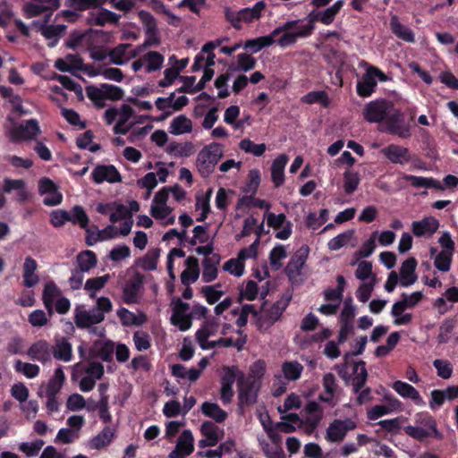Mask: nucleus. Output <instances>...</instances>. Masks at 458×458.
Segmentation results:
<instances>
[{
    "instance_id": "f257e3e1",
    "label": "nucleus",
    "mask_w": 458,
    "mask_h": 458,
    "mask_svg": "<svg viewBox=\"0 0 458 458\" xmlns=\"http://www.w3.org/2000/svg\"><path fill=\"white\" fill-rule=\"evenodd\" d=\"M415 425H408L403 430L406 435L411 438L423 442L425 439L432 437L437 440H442L444 435L437 428L436 419L428 411L418 412L414 416Z\"/></svg>"
},
{
    "instance_id": "f03ea898",
    "label": "nucleus",
    "mask_w": 458,
    "mask_h": 458,
    "mask_svg": "<svg viewBox=\"0 0 458 458\" xmlns=\"http://www.w3.org/2000/svg\"><path fill=\"white\" fill-rule=\"evenodd\" d=\"M223 145L212 142L205 146L198 154L196 165L203 178H208L215 170L218 161L223 157Z\"/></svg>"
},
{
    "instance_id": "7ed1b4c3",
    "label": "nucleus",
    "mask_w": 458,
    "mask_h": 458,
    "mask_svg": "<svg viewBox=\"0 0 458 458\" xmlns=\"http://www.w3.org/2000/svg\"><path fill=\"white\" fill-rule=\"evenodd\" d=\"M381 131L401 139H409L411 136V126L410 121H406L404 113L394 106L381 124Z\"/></svg>"
},
{
    "instance_id": "20e7f679",
    "label": "nucleus",
    "mask_w": 458,
    "mask_h": 458,
    "mask_svg": "<svg viewBox=\"0 0 458 458\" xmlns=\"http://www.w3.org/2000/svg\"><path fill=\"white\" fill-rule=\"evenodd\" d=\"M264 1L257 2L252 8H242L240 11H233L230 8L225 10V19L235 30L242 29V22L250 23L259 19L261 12L265 9Z\"/></svg>"
},
{
    "instance_id": "39448f33",
    "label": "nucleus",
    "mask_w": 458,
    "mask_h": 458,
    "mask_svg": "<svg viewBox=\"0 0 458 458\" xmlns=\"http://www.w3.org/2000/svg\"><path fill=\"white\" fill-rule=\"evenodd\" d=\"M394 106L392 101L384 98L370 101L363 109V117L369 123H381L382 124Z\"/></svg>"
},
{
    "instance_id": "423d86ee",
    "label": "nucleus",
    "mask_w": 458,
    "mask_h": 458,
    "mask_svg": "<svg viewBox=\"0 0 458 458\" xmlns=\"http://www.w3.org/2000/svg\"><path fill=\"white\" fill-rule=\"evenodd\" d=\"M356 428V423L351 420H334L327 428L326 439L331 443H338L344 439L350 430Z\"/></svg>"
},
{
    "instance_id": "0eeeda50",
    "label": "nucleus",
    "mask_w": 458,
    "mask_h": 458,
    "mask_svg": "<svg viewBox=\"0 0 458 458\" xmlns=\"http://www.w3.org/2000/svg\"><path fill=\"white\" fill-rule=\"evenodd\" d=\"M41 132L38 123L36 119H30L24 124L13 127L10 131L11 140L19 142L21 140L36 139Z\"/></svg>"
},
{
    "instance_id": "6e6552de",
    "label": "nucleus",
    "mask_w": 458,
    "mask_h": 458,
    "mask_svg": "<svg viewBox=\"0 0 458 458\" xmlns=\"http://www.w3.org/2000/svg\"><path fill=\"white\" fill-rule=\"evenodd\" d=\"M309 252V247L307 245H303L293 253L284 268V272L290 280H293L301 275V271L307 261Z\"/></svg>"
},
{
    "instance_id": "1a4fd4ad",
    "label": "nucleus",
    "mask_w": 458,
    "mask_h": 458,
    "mask_svg": "<svg viewBox=\"0 0 458 458\" xmlns=\"http://www.w3.org/2000/svg\"><path fill=\"white\" fill-rule=\"evenodd\" d=\"M381 154L392 164L404 165L411 161L409 148L396 144H389L380 150Z\"/></svg>"
},
{
    "instance_id": "9d476101",
    "label": "nucleus",
    "mask_w": 458,
    "mask_h": 458,
    "mask_svg": "<svg viewBox=\"0 0 458 458\" xmlns=\"http://www.w3.org/2000/svg\"><path fill=\"white\" fill-rule=\"evenodd\" d=\"M91 178L97 184L104 182L109 183L120 182L122 176L116 167L113 165H98L91 173Z\"/></svg>"
},
{
    "instance_id": "9b49d317",
    "label": "nucleus",
    "mask_w": 458,
    "mask_h": 458,
    "mask_svg": "<svg viewBox=\"0 0 458 458\" xmlns=\"http://www.w3.org/2000/svg\"><path fill=\"white\" fill-rule=\"evenodd\" d=\"M194 451V438L190 429H184L178 437L175 448L169 454V458H186Z\"/></svg>"
},
{
    "instance_id": "f8f14e48",
    "label": "nucleus",
    "mask_w": 458,
    "mask_h": 458,
    "mask_svg": "<svg viewBox=\"0 0 458 458\" xmlns=\"http://www.w3.org/2000/svg\"><path fill=\"white\" fill-rule=\"evenodd\" d=\"M60 6V0H41L36 3H28L24 5V11L28 17H35L44 13L47 14L46 22L52 15V13Z\"/></svg>"
},
{
    "instance_id": "ddd939ff",
    "label": "nucleus",
    "mask_w": 458,
    "mask_h": 458,
    "mask_svg": "<svg viewBox=\"0 0 458 458\" xmlns=\"http://www.w3.org/2000/svg\"><path fill=\"white\" fill-rule=\"evenodd\" d=\"M105 319V315L98 310H78L74 313V323L78 328H89L92 325L98 324Z\"/></svg>"
},
{
    "instance_id": "4468645a",
    "label": "nucleus",
    "mask_w": 458,
    "mask_h": 458,
    "mask_svg": "<svg viewBox=\"0 0 458 458\" xmlns=\"http://www.w3.org/2000/svg\"><path fill=\"white\" fill-rule=\"evenodd\" d=\"M27 355L31 360L45 364L51 360L52 345L47 340H38L28 349Z\"/></svg>"
},
{
    "instance_id": "2eb2a0df",
    "label": "nucleus",
    "mask_w": 458,
    "mask_h": 458,
    "mask_svg": "<svg viewBox=\"0 0 458 458\" xmlns=\"http://www.w3.org/2000/svg\"><path fill=\"white\" fill-rule=\"evenodd\" d=\"M438 227L439 222L433 216L413 221L411 224V231L416 237L431 236L437 231Z\"/></svg>"
},
{
    "instance_id": "dca6fc26",
    "label": "nucleus",
    "mask_w": 458,
    "mask_h": 458,
    "mask_svg": "<svg viewBox=\"0 0 458 458\" xmlns=\"http://www.w3.org/2000/svg\"><path fill=\"white\" fill-rule=\"evenodd\" d=\"M259 386L255 380H247L239 384V403L250 406L257 402Z\"/></svg>"
},
{
    "instance_id": "f3484780",
    "label": "nucleus",
    "mask_w": 458,
    "mask_h": 458,
    "mask_svg": "<svg viewBox=\"0 0 458 458\" xmlns=\"http://www.w3.org/2000/svg\"><path fill=\"white\" fill-rule=\"evenodd\" d=\"M114 350V344L112 341L97 340L89 349V356L91 358H99L106 362H110L113 360Z\"/></svg>"
},
{
    "instance_id": "a211bd4d",
    "label": "nucleus",
    "mask_w": 458,
    "mask_h": 458,
    "mask_svg": "<svg viewBox=\"0 0 458 458\" xmlns=\"http://www.w3.org/2000/svg\"><path fill=\"white\" fill-rule=\"evenodd\" d=\"M62 296V291L57 284L50 280L47 281L42 292V301L49 315L54 312L55 301Z\"/></svg>"
},
{
    "instance_id": "6ab92c4d",
    "label": "nucleus",
    "mask_w": 458,
    "mask_h": 458,
    "mask_svg": "<svg viewBox=\"0 0 458 458\" xmlns=\"http://www.w3.org/2000/svg\"><path fill=\"white\" fill-rule=\"evenodd\" d=\"M210 333L205 329H198L196 332V340L203 350H209L216 347H233V338H219L216 341H208Z\"/></svg>"
},
{
    "instance_id": "aec40b11",
    "label": "nucleus",
    "mask_w": 458,
    "mask_h": 458,
    "mask_svg": "<svg viewBox=\"0 0 458 458\" xmlns=\"http://www.w3.org/2000/svg\"><path fill=\"white\" fill-rule=\"evenodd\" d=\"M392 387L403 398L411 399L417 405L425 404L419 391L411 385L401 380H396L393 383Z\"/></svg>"
},
{
    "instance_id": "412c9836",
    "label": "nucleus",
    "mask_w": 458,
    "mask_h": 458,
    "mask_svg": "<svg viewBox=\"0 0 458 458\" xmlns=\"http://www.w3.org/2000/svg\"><path fill=\"white\" fill-rule=\"evenodd\" d=\"M417 267V260L415 258L411 257L404 260L400 268V284L403 287H408L417 281L415 269Z\"/></svg>"
},
{
    "instance_id": "4be33fe9",
    "label": "nucleus",
    "mask_w": 458,
    "mask_h": 458,
    "mask_svg": "<svg viewBox=\"0 0 458 458\" xmlns=\"http://www.w3.org/2000/svg\"><path fill=\"white\" fill-rule=\"evenodd\" d=\"M37 269V261L30 256L26 257L22 266V277L24 286L31 288L38 284L39 282V276L36 274Z\"/></svg>"
},
{
    "instance_id": "5701e85b",
    "label": "nucleus",
    "mask_w": 458,
    "mask_h": 458,
    "mask_svg": "<svg viewBox=\"0 0 458 458\" xmlns=\"http://www.w3.org/2000/svg\"><path fill=\"white\" fill-rule=\"evenodd\" d=\"M121 16L114 12L106 8L100 7L97 13H93L88 18V23L94 26H105L106 23L116 24L118 23Z\"/></svg>"
},
{
    "instance_id": "b1692460",
    "label": "nucleus",
    "mask_w": 458,
    "mask_h": 458,
    "mask_svg": "<svg viewBox=\"0 0 458 458\" xmlns=\"http://www.w3.org/2000/svg\"><path fill=\"white\" fill-rule=\"evenodd\" d=\"M186 268L181 274V282L183 285H190L198 280L199 276V260L190 256L185 260Z\"/></svg>"
},
{
    "instance_id": "393cba45",
    "label": "nucleus",
    "mask_w": 458,
    "mask_h": 458,
    "mask_svg": "<svg viewBox=\"0 0 458 458\" xmlns=\"http://www.w3.org/2000/svg\"><path fill=\"white\" fill-rule=\"evenodd\" d=\"M390 29L392 33L398 38L408 42H415V35L411 29L400 22L398 16L394 15L390 19Z\"/></svg>"
},
{
    "instance_id": "a878e982",
    "label": "nucleus",
    "mask_w": 458,
    "mask_h": 458,
    "mask_svg": "<svg viewBox=\"0 0 458 458\" xmlns=\"http://www.w3.org/2000/svg\"><path fill=\"white\" fill-rule=\"evenodd\" d=\"M288 303L289 300H279L273 303L269 309L263 310V316L261 318L263 322L267 326H272L274 323L278 321L288 306Z\"/></svg>"
},
{
    "instance_id": "bb28decb",
    "label": "nucleus",
    "mask_w": 458,
    "mask_h": 458,
    "mask_svg": "<svg viewBox=\"0 0 458 458\" xmlns=\"http://www.w3.org/2000/svg\"><path fill=\"white\" fill-rule=\"evenodd\" d=\"M115 437V430L110 426H106L97 436L93 437L89 446L91 449L100 450L109 445Z\"/></svg>"
},
{
    "instance_id": "cd10ccee",
    "label": "nucleus",
    "mask_w": 458,
    "mask_h": 458,
    "mask_svg": "<svg viewBox=\"0 0 458 458\" xmlns=\"http://www.w3.org/2000/svg\"><path fill=\"white\" fill-rule=\"evenodd\" d=\"M143 283V276L137 273L133 280L127 284L123 290V301L126 304H134L138 302V292Z\"/></svg>"
},
{
    "instance_id": "c85d7f7f",
    "label": "nucleus",
    "mask_w": 458,
    "mask_h": 458,
    "mask_svg": "<svg viewBox=\"0 0 458 458\" xmlns=\"http://www.w3.org/2000/svg\"><path fill=\"white\" fill-rule=\"evenodd\" d=\"M52 354L58 360L70 361L72 358V348L68 339L65 337L55 339V346H52Z\"/></svg>"
},
{
    "instance_id": "c756f323",
    "label": "nucleus",
    "mask_w": 458,
    "mask_h": 458,
    "mask_svg": "<svg viewBox=\"0 0 458 458\" xmlns=\"http://www.w3.org/2000/svg\"><path fill=\"white\" fill-rule=\"evenodd\" d=\"M288 162L286 155H280L272 163L271 178L276 188L280 187L284 182V167Z\"/></svg>"
},
{
    "instance_id": "7c9ffc66",
    "label": "nucleus",
    "mask_w": 458,
    "mask_h": 458,
    "mask_svg": "<svg viewBox=\"0 0 458 458\" xmlns=\"http://www.w3.org/2000/svg\"><path fill=\"white\" fill-rule=\"evenodd\" d=\"M220 259L221 257L217 253L203 259L202 280L205 283H210L216 278L217 266L219 265Z\"/></svg>"
},
{
    "instance_id": "2f4dec72",
    "label": "nucleus",
    "mask_w": 458,
    "mask_h": 458,
    "mask_svg": "<svg viewBox=\"0 0 458 458\" xmlns=\"http://www.w3.org/2000/svg\"><path fill=\"white\" fill-rule=\"evenodd\" d=\"M352 390L354 393L360 392L368 380V371L366 362L360 360L353 364Z\"/></svg>"
},
{
    "instance_id": "473e14b6",
    "label": "nucleus",
    "mask_w": 458,
    "mask_h": 458,
    "mask_svg": "<svg viewBox=\"0 0 458 458\" xmlns=\"http://www.w3.org/2000/svg\"><path fill=\"white\" fill-rule=\"evenodd\" d=\"M377 81L372 76L369 69L363 74L361 80L357 82V94L361 98L370 97L376 89Z\"/></svg>"
},
{
    "instance_id": "72a5a7b5",
    "label": "nucleus",
    "mask_w": 458,
    "mask_h": 458,
    "mask_svg": "<svg viewBox=\"0 0 458 458\" xmlns=\"http://www.w3.org/2000/svg\"><path fill=\"white\" fill-rule=\"evenodd\" d=\"M304 410L309 414L305 423L311 430H314L323 418V409L317 402L310 401L306 404Z\"/></svg>"
},
{
    "instance_id": "f704fd0d",
    "label": "nucleus",
    "mask_w": 458,
    "mask_h": 458,
    "mask_svg": "<svg viewBox=\"0 0 458 458\" xmlns=\"http://www.w3.org/2000/svg\"><path fill=\"white\" fill-rule=\"evenodd\" d=\"M201 411L205 416L213 419L216 423H222L227 418V412L215 403H203L201 405Z\"/></svg>"
},
{
    "instance_id": "c9c22d12",
    "label": "nucleus",
    "mask_w": 458,
    "mask_h": 458,
    "mask_svg": "<svg viewBox=\"0 0 458 458\" xmlns=\"http://www.w3.org/2000/svg\"><path fill=\"white\" fill-rule=\"evenodd\" d=\"M403 178L409 182L413 187L416 188H427V189H439L443 190L444 188L441 186L438 181L433 178H426L422 176H416L411 174H403Z\"/></svg>"
},
{
    "instance_id": "e433bc0d",
    "label": "nucleus",
    "mask_w": 458,
    "mask_h": 458,
    "mask_svg": "<svg viewBox=\"0 0 458 458\" xmlns=\"http://www.w3.org/2000/svg\"><path fill=\"white\" fill-rule=\"evenodd\" d=\"M192 130V123L185 115L181 114L173 119L170 123L169 132L174 135L189 133Z\"/></svg>"
},
{
    "instance_id": "4c0bfd02",
    "label": "nucleus",
    "mask_w": 458,
    "mask_h": 458,
    "mask_svg": "<svg viewBox=\"0 0 458 458\" xmlns=\"http://www.w3.org/2000/svg\"><path fill=\"white\" fill-rule=\"evenodd\" d=\"M78 269L89 272L97 266L98 259L94 251L87 250L80 252L77 257Z\"/></svg>"
},
{
    "instance_id": "58836bf2",
    "label": "nucleus",
    "mask_w": 458,
    "mask_h": 458,
    "mask_svg": "<svg viewBox=\"0 0 458 458\" xmlns=\"http://www.w3.org/2000/svg\"><path fill=\"white\" fill-rule=\"evenodd\" d=\"M274 43H276V39L270 33L267 36L246 40L244 43V48L251 50L252 53H258L261 49L272 46Z\"/></svg>"
},
{
    "instance_id": "ea45409f",
    "label": "nucleus",
    "mask_w": 458,
    "mask_h": 458,
    "mask_svg": "<svg viewBox=\"0 0 458 458\" xmlns=\"http://www.w3.org/2000/svg\"><path fill=\"white\" fill-rule=\"evenodd\" d=\"M301 101L308 105L318 103L325 108L328 107L330 105V99L325 90L310 91L302 96Z\"/></svg>"
},
{
    "instance_id": "a19ab883",
    "label": "nucleus",
    "mask_w": 458,
    "mask_h": 458,
    "mask_svg": "<svg viewBox=\"0 0 458 458\" xmlns=\"http://www.w3.org/2000/svg\"><path fill=\"white\" fill-rule=\"evenodd\" d=\"M309 31L302 30L300 27L293 32H283L282 36L276 40L277 45L285 48L287 47L293 46L297 42L299 38H308L307 34Z\"/></svg>"
},
{
    "instance_id": "79ce46f5",
    "label": "nucleus",
    "mask_w": 458,
    "mask_h": 458,
    "mask_svg": "<svg viewBox=\"0 0 458 458\" xmlns=\"http://www.w3.org/2000/svg\"><path fill=\"white\" fill-rule=\"evenodd\" d=\"M200 432L216 445L224 435V431L220 430L217 426L209 420L204 421L201 424Z\"/></svg>"
},
{
    "instance_id": "37998d69",
    "label": "nucleus",
    "mask_w": 458,
    "mask_h": 458,
    "mask_svg": "<svg viewBox=\"0 0 458 458\" xmlns=\"http://www.w3.org/2000/svg\"><path fill=\"white\" fill-rule=\"evenodd\" d=\"M303 370V366L296 361H285L282 365V372L284 377L288 380H297L301 377V375Z\"/></svg>"
},
{
    "instance_id": "c03bdc74",
    "label": "nucleus",
    "mask_w": 458,
    "mask_h": 458,
    "mask_svg": "<svg viewBox=\"0 0 458 458\" xmlns=\"http://www.w3.org/2000/svg\"><path fill=\"white\" fill-rule=\"evenodd\" d=\"M456 326V320L454 318L445 319L439 327V334L437 335V341L439 344H447L451 339V334L453 333Z\"/></svg>"
},
{
    "instance_id": "a18cd8bd",
    "label": "nucleus",
    "mask_w": 458,
    "mask_h": 458,
    "mask_svg": "<svg viewBox=\"0 0 458 458\" xmlns=\"http://www.w3.org/2000/svg\"><path fill=\"white\" fill-rule=\"evenodd\" d=\"M259 184L260 172L258 169H252L248 174L247 182L245 185L242 187V191L244 193H250L255 196L259 187Z\"/></svg>"
},
{
    "instance_id": "49530a36",
    "label": "nucleus",
    "mask_w": 458,
    "mask_h": 458,
    "mask_svg": "<svg viewBox=\"0 0 458 458\" xmlns=\"http://www.w3.org/2000/svg\"><path fill=\"white\" fill-rule=\"evenodd\" d=\"M159 256V249H152L148 250V253L140 260V267L146 271L156 270Z\"/></svg>"
},
{
    "instance_id": "de8ad7c7",
    "label": "nucleus",
    "mask_w": 458,
    "mask_h": 458,
    "mask_svg": "<svg viewBox=\"0 0 458 458\" xmlns=\"http://www.w3.org/2000/svg\"><path fill=\"white\" fill-rule=\"evenodd\" d=\"M70 222L73 225H79L83 229L89 226V216L81 206H74L70 212Z\"/></svg>"
},
{
    "instance_id": "09e8293b",
    "label": "nucleus",
    "mask_w": 458,
    "mask_h": 458,
    "mask_svg": "<svg viewBox=\"0 0 458 458\" xmlns=\"http://www.w3.org/2000/svg\"><path fill=\"white\" fill-rule=\"evenodd\" d=\"M193 145L191 142L178 143L173 141L166 148L168 154H174L176 157H189L191 155Z\"/></svg>"
},
{
    "instance_id": "8fccbe9b",
    "label": "nucleus",
    "mask_w": 458,
    "mask_h": 458,
    "mask_svg": "<svg viewBox=\"0 0 458 458\" xmlns=\"http://www.w3.org/2000/svg\"><path fill=\"white\" fill-rule=\"evenodd\" d=\"M138 17L144 26L145 34H155V32L158 31L157 20L150 13L140 10L138 13Z\"/></svg>"
},
{
    "instance_id": "3c124183",
    "label": "nucleus",
    "mask_w": 458,
    "mask_h": 458,
    "mask_svg": "<svg viewBox=\"0 0 458 458\" xmlns=\"http://www.w3.org/2000/svg\"><path fill=\"white\" fill-rule=\"evenodd\" d=\"M14 369L22 373L28 378H34L39 375L40 368L37 364L22 362L17 360L14 364Z\"/></svg>"
},
{
    "instance_id": "603ef678",
    "label": "nucleus",
    "mask_w": 458,
    "mask_h": 458,
    "mask_svg": "<svg viewBox=\"0 0 458 458\" xmlns=\"http://www.w3.org/2000/svg\"><path fill=\"white\" fill-rule=\"evenodd\" d=\"M360 174L354 171H346L344 174V189L345 193H353L360 184Z\"/></svg>"
},
{
    "instance_id": "864d4df0",
    "label": "nucleus",
    "mask_w": 458,
    "mask_h": 458,
    "mask_svg": "<svg viewBox=\"0 0 458 458\" xmlns=\"http://www.w3.org/2000/svg\"><path fill=\"white\" fill-rule=\"evenodd\" d=\"M144 60L147 62L146 71L151 72L162 67L164 56L158 52L149 51L145 55Z\"/></svg>"
},
{
    "instance_id": "5fc2aeb1",
    "label": "nucleus",
    "mask_w": 458,
    "mask_h": 458,
    "mask_svg": "<svg viewBox=\"0 0 458 458\" xmlns=\"http://www.w3.org/2000/svg\"><path fill=\"white\" fill-rule=\"evenodd\" d=\"M354 234L353 230L345 231L337 236L334 237L328 242V248L331 250H340L342 247L345 246L350 242L352 236Z\"/></svg>"
},
{
    "instance_id": "6e6d98bb",
    "label": "nucleus",
    "mask_w": 458,
    "mask_h": 458,
    "mask_svg": "<svg viewBox=\"0 0 458 458\" xmlns=\"http://www.w3.org/2000/svg\"><path fill=\"white\" fill-rule=\"evenodd\" d=\"M433 366L437 370V374L443 379H448L453 374V365L448 360L437 359L433 361Z\"/></svg>"
},
{
    "instance_id": "4d7b16f0",
    "label": "nucleus",
    "mask_w": 458,
    "mask_h": 458,
    "mask_svg": "<svg viewBox=\"0 0 458 458\" xmlns=\"http://www.w3.org/2000/svg\"><path fill=\"white\" fill-rule=\"evenodd\" d=\"M240 148L246 153H251L256 157H261L266 151V145L264 143L256 144L250 139H243L240 142Z\"/></svg>"
},
{
    "instance_id": "13d9d810",
    "label": "nucleus",
    "mask_w": 458,
    "mask_h": 458,
    "mask_svg": "<svg viewBox=\"0 0 458 458\" xmlns=\"http://www.w3.org/2000/svg\"><path fill=\"white\" fill-rule=\"evenodd\" d=\"M55 79L58 81L64 88L74 92L78 97L83 98L82 88L74 80L66 75L56 74Z\"/></svg>"
},
{
    "instance_id": "bf43d9fd",
    "label": "nucleus",
    "mask_w": 458,
    "mask_h": 458,
    "mask_svg": "<svg viewBox=\"0 0 458 458\" xmlns=\"http://www.w3.org/2000/svg\"><path fill=\"white\" fill-rule=\"evenodd\" d=\"M109 277L110 276L107 274V275H105V276H102L89 278V279H88L86 281L85 285H84V289L86 291L91 292L89 293V297L90 298H94L95 297V293H94L95 291L100 290V289H102L105 286V284L108 281Z\"/></svg>"
},
{
    "instance_id": "052dcab7",
    "label": "nucleus",
    "mask_w": 458,
    "mask_h": 458,
    "mask_svg": "<svg viewBox=\"0 0 458 458\" xmlns=\"http://www.w3.org/2000/svg\"><path fill=\"white\" fill-rule=\"evenodd\" d=\"M66 28L67 27L63 24L43 25L40 28V31L47 39H59V38L65 32Z\"/></svg>"
},
{
    "instance_id": "680f3d73",
    "label": "nucleus",
    "mask_w": 458,
    "mask_h": 458,
    "mask_svg": "<svg viewBox=\"0 0 458 458\" xmlns=\"http://www.w3.org/2000/svg\"><path fill=\"white\" fill-rule=\"evenodd\" d=\"M283 421L278 423V429L284 433H292L295 430L293 424H298L301 419L297 413H289L283 418Z\"/></svg>"
},
{
    "instance_id": "e2e57ef3",
    "label": "nucleus",
    "mask_w": 458,
    "mask_h": 458,
    "mask_svg": "<svg viewBox=\"0 0 458 458\" xmlns=\"http://www.w3.org/2000/svg\"><path fill=\"white\" fill-rule=\"evenodd\" d=\"M403 420V417L400 416L394 419L380 420L377 425L380 426L383 430L391 433L392 435H395L400 431Z\"/></svg>"
},
{
    "instance_id": "0e129e2a",
    "label": "nucleus",
    "mask_w": 458,
    "mask_h": 458,
    "mask_svg": "<svg viewBox=\"0 0 458 458\" xmlns=\"http://www.w3.org/2000/svg\"><path fill=\"white\" fill-rule=\"evenodd\" d=\"M287 253L283 245H276L274 247L269 253V261L270 265L275 270H277L281 267V260L286 258Z\"/></svg>"
},
{
    "instance_id": "69168bd1",
    "label": "nucleus",
    "mask_w": 458,
    "mask_h": 458,
    "mask_svg": "<svg viewBox=\"0 0 458 458\" xmlns=\"http://www.w3.org/2000/svg\"><path fill=\"white\" fill-rule=\"evenodd\" d=\"M131 45L129 43L119 44L115 47L110 50L109 56L110 60L113 64L117 65H122L124 64L123 56L126 54V51Z\"/></svg>"
},
{
    "instance_id": "338daca9",
    "label": "nucleus",
    "mask_w": 458,
    "mask_h": 458,
    "mask_svg": "<svg viewBox=\"0 0 458 458\" xmlns=\"http://www.w3.org/2000/svg\"><path fill=\"white\" fill-rule=\"evenodd\" d=\"M223 374L221 375L220 383L221 386H233L236 379L237 373L239 372L237 366H223Z\"/></svg>"
},
{
    "instance_id": "774afa93",
    "label": "nucleus",
    "mask_w": 458,
    "mask_h": 458,
    "mask_svg": "<svg viewBox=\"0 0 458 458\" xmlns=\"http://www.w3.org/2000/svg\"><path fill=\"white\" fill-rule=\"evenodd\" d=\"M221 284L207 285L201 288V293L206 298L208 304H215L223 296L224 292L216 290V287H220Z\"/></svg>"
}]
</instances>
